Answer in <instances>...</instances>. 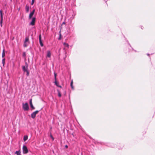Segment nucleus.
<instances>
[{
    "label": "nucleus",
    "instance_id": "f257e3e1",
    "mask_svg": "<svg viewBox=\"0 0 155 155\" xmlns=\"http://www.w3.org/2000/svg\"><path fill=\"white\" fill-rule=\"evenodd\" d=\"M28 64L26 62L25 63V66H22V69L24 73L26 72V75L27 76H28L29 74V72L28 69Z\"/></svg>",
    "mask_w": 155,
    "mask_h": 155
},
{
    "label": "nucleus",
    "instance_id": "f03ea898",
    "mask_svg": "<svg viewBox=\"0 0 155 155\" xmlns=\"http://www.w3.org/2000/svg\"><path fill=\"white\" fill-rule=\"evenodd\" d=\"M22 149L23 153L24 154H26L28 153V151L26 146L24 145L23 146Z\"/></svg>",
    "mask_w": 155,
    "mask_h": 155
},
{
    "label": "nucleus",
    "instance_id": "7ed1b4c3",
    "mask_svg": "<svg viewBox=\"0 0 155 155\" xmlns=\"http://www.w3.org/2000/svg\"><path fill=\"white\" fill-rule=\"evenodd\" d=\"M23 108L25 110H28L29 109L28 104L27 103L23 104Z\"/></svg>",
    "mask_w": 155,
    "mask_h": 155
},
{
    "label": "nucleus",
    "instance_id": "20e7f679",
    "mask_svg": "<svg viewBox=\"0 0 155 155\" xmlns=\"http://www.w3.org/2000/svg\"><path fill=\"white\" fill-rule=\"evenodd\" d=\"M39 112L38 110H36L35 112H33L31 114V117L32 118L34 119L36 117V115Z\"/></svg>",
    "mask_w": 155,
    "mask_h": 155
},
{
    "label": "nucleus",
    "instance_id": "39448f33",
    "mask_svg": "<svg viewBox=\"0 0 155 155\" xmlns=\"http://www.w3.org/2000/svg\"><path fill=\"white\" fill-rule=\"evenodd\" d=\"M0 13L1 15V21H0V25L2 27V23H3V15L2 12V10L0 11Z\"/></svg>",
    "mask_w": 155,
    "mask_h": 155
},
{
    "label": "nucleus",
    "instance_id": "423d86ee",
    "mask_svg": "<svg viewBox=\"0 0 155 155\" xmlns=\"http://www.w3.org/2000/svg\"><path fill=\"white\" fill-rule=\"evenodd\" d=\"M36 18L35 17L32 18L31 21L29 25H35Z\"/></svg>",
    "mask_w": 155,
    "mask_h": 155
},
{
    "label": "nucleus",
    "instance_id": "0eeeda50",
    "mask_svg": "<svg viewBox=\"0 0 155 155\" xmlns=\"http://www.w3.org/2000/svg\"><path fill=\"white\" fill-rule=\"evenodd\" d=\"M35 12V9H34L32 12H31L29 14V19H31L33 15L34 12Z\"/></svg>",
    "mask_w": 155,
    "mask_h": 155
},
{
    "label": "nucleus",
    "instance_id": "6e6552de",
    "mask_svg": "<svg viewBox=\"0 0 155 155\" xmlns=\"http://www.w3.org/2000/svg\"><path fill=\"white\" fill-rule=\"evenodd\" d=\"M39 39L40 45L42 47L43 46V45L41 41V34H40L39 35Z\"/></svg>",
    "mask_w": 155,
    "mask_h": 155
},
{
    "label": "nucleus",
    "instance_id": "1a4fd4ad",
    "mask_svg": "<svg viewBox=\"0 0 155 155\" xmlns=\"http://www.w3.org/2000/svg\"><path fill=\"white\" fill-rule=\"evenodd\" d=\"M32 99H31L30 100V106H31V108L32 109H35V107L33 106V104H32Z\"/></svg>",
    "mask_w": 155,
    "mask_h": 155
},
{
    "label": "nucleus",
    "instance_id": "9d476101",
    "mask_svg": "<svg viewBox=\"0 0 155 155\" xmlns=\"http://www.w3.org/2000/svg\"><path fill=\"white\" fill-rule=\"evenodd\" d=\"M55 84L58 87L61 88V86L59 85L58 82L57 81V80H55L54 82Z\"/></svg>",
    "mask_w": 155,
    "mask_h": 155
},
{
    "label": "nucleus",
    "instance_id": "9b49d317",
    "mask_svg": "<svg viewBox=\"0 0 155 155\" xmlns=\"http://www.w3.org/2000/svg\"><path fill=\"white\" fill-rule=\"evenodd\" d=\"M51 56V53L50 51H47V57L48 58H50Z\"/></svg>",
    "mask_w": 155,
    "mask_h": 155
},
{
    "label": "nucleus",
    "instance_id": "f8f14e48",
    "mask_svg": "<svg viewBox=\"0 0 155 155\" xmlns=\"http://www.w3.org/2000/svg\"><path fill=\"white\" fill-rule=\"evenodd\" d=\"M28 136L27 135H25L24 137L23 140L24 141H26L27 140H28Z\"/></svg>",
    "mask_w": 155,
    "mask_h": 155
},
{
    "label": "nucleus",
    "instance_id": "ddd939ff",
    "mask_svg": "<svg viewBox=\"0 0 155 155\" xmlns=\"http://www.w3.org/2000/svg\"><path fill=\"white\" fill-rule=\"evenodd\" d=\"M29 39L28 37H26L25 38V40L24 42H26V43L28 42L29 43Z\"/></svg>",
    "mask_w": 155,
    "mask_h": 155
},
{
    "label": "nucleus",
    "instance_id": "4468645a",
    "mask_svg": "<svg viewBox=\"0 0 155 155\" xmlns=\"http://www.w3.org/2000/svg\"><path fill=\"white\" fill-rule=\"evenodd\" d=\"M5 50L4 49L3 50L2 54V58H4L5 56Z\"/></svg>",
    "mask_w": 155,
    "mask_h": 155
},
{
    "label": "nucleus",
    "instance_id": "2eb2a0df",
    "mask_svg": "<svg viewBox=\"0 0 155 155\" xmlns=\"http://www.w3.org/2000/svg\"><path fill=\"white\" fill-rule=\"evenodd\" d=\"M15 153L17 154V155H21V151L19 150V151H16L15 152Z\"/></svg>",
    "mask_w": 155,
    "mask_h": 155
},
{
    "label": "nucleus",
    "instance_id": "dca6fc26",
    "mask_svg": "<svg viewBox=\"0 0 155 155\" xmlns=\"http://www.w3.org/2000/svg\"><path fill=\"white\" fill-rule=\"evenodd\" d=\"M25 9H26V11L27 12H29V6H27V5H26V7H25Z\"/></svg>",
    "mask_w": 155,
    "mask_h": 155
},
{
    "label": "nucleus",
    "instance_id": "f3484780",
    "mask_svg": "<svg viewBox=\"0 0 155 155\" xmlns=\"http://www.w3.org/2000/svg\"><path fill=\"white\" fill-rule=\"evenodd\" d=\"M58 92V96L59 97H61V92L58 90H57Z\"/></svg>",
    "mask_w": 155,
    "mask_h": 155
},
{
    "label": "nucleus",
    "instance_id": "a211bd4d",
    "mask_svg": "<svg viewBox=\"0 0 155 155\" xmlns=\"http://www.w3.org/2000/svg\"><path fill=\"white\" fill-rule=\"evenodd\" d=\"M63 45L65 47H67L68 48L69 47V45L68 44L65 42L63 43Z\"/></svg>",
    "mask_w": 155,
    "mask_h": 155
},
{
    "label": "nucleus",
    "instance_id": "6ab92c4d",
    "mask_svg": "<svg viewBox=\"0 0 155 155\" xmlns=\"http://www.w3.org/2000/svg\"><path fill=\"white\" fill-rule=\"evenodd\" d=\"M73 80H72L71 81V86L72 88V89H73L74 88V87L73 86Z\"/></svg>",
    "mask_w": 155,
    "mask_h": 155
},
{
    "label": "nucleus",
    "instance_id": "aec40b11",
    "mask_svg": "<svg viewBox=\"0 0 155 155\" xmlns=\"http://www.w3.org/2000/svg\"><path fill=\"white\" fill-rule=\"evenodd\" d=\"M61 31H60V32H59V33H60V35H59V37L58 38V39L59 40H61V37H62V35H61Z\"/></svg>",
    "mask_w": 155,
    "mask_h": 155
},
{
    "label": "nucleus",
    "instance_id": "412c9836",
    "mask_svg": "<svg viewBox=\"0 0 155 155\" xmlns=\"http://www.w3.org/2000/svg\"><path fill=\"white\" fill-rule=\"evenodd\" d=\"M5 58H4L2 60V63L3 64V65H4L5 64Z\"/></svg>",
    "mask_w": 155,
    "mask_h": 155
},
{
    "label": "nucleus",
    "instance_id": "4be33fe9",
    "mask_svg": "<svg viewBox=\"0 0 155 155\" xmlns=\"http://www.w3.org/2000/svg\"><path fill=\"white\" fill-rule=\"evenodd\" d=\"M24 45L25 47H26L28 45V44H27V43L24 42Z\"/></svg>",
    "mask_w": 155,
    "mask_h": 155
},
{
    "label": "nucleus",
    "instance_id": "5701e85b",
    "mask_svg": "<svg viewBox=\"0 0 155 155\" xmlns=\"http://www.w3.org/2000/svg\"><path fill=\"white\" fill-rule=\"evenodd\" d=\"M54 79H55V80H57L56 76H57V74L55 73H54Z\"/></svg>",
    "mask_w": 155,
    "mask_h": 155
},
{
    "label": "nucleus",
    "instance_id": "b1692460",
    "mask_svg": "<svg viewBox=\"0 0 155 155\" xmlns=\"http://www.w3.org/2000/svg\"><path fill=\"white\" fill-rule=\"evenodd\" d=\"M26 54L25 52H24L23 53V56L24 57H25Z\"/></svg>",
    "mask_w": 155,
    "mask_h": 155
},
{
    "label": "nucleus",
    "instance_id": "393cba45",
    "mask_svg": "<svg viewBox=\"0 0 155 155\" xmlns=\"http://www.w3.org/2000/svg\"><path fill=\"white\" fill-rule=\"evenodd\" d=\"M50 137H51V138L52 139V140H54V139L53 136H52V134H50Z\"/></svg>",
    "mask_w": 155,
    "mask_h": 155
},
{
    "label": "nucleus",
    "instance_id": "a878e982",
    "mask_svg": "<svg viewBox=\"0 0 155 155\" xmlns=\"http://www.w3.org/2000/svg\"><path fill=\"white\" fill-rule=\"evenodd\" d=\"M35 2V0H32L31 5H33Z\"/></svg>",
    "mask_w": 155,
    "mask_h": 155
},
{
    "label": "nucleus",
    "instance_id": "bb28decb",
    "mask_svg": "<svg viewBox=\"0 0 155 155\" xmlns=\"http://www.w3.org/2000/svg\"><path fill=\"white\" fill-rule=\"evenodd\" d=\"M65 147L66 148H67L68 147V146L67 145H66L65 146Z\"/></svg>",
    "mask_w": 155,
    "mask_h": 155
}]
</instances>
